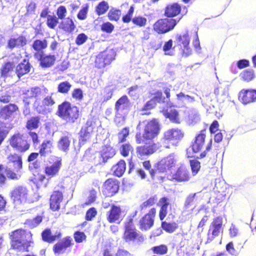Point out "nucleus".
I'll return each instance as SVG.
<instances>
[{"mask_svg": "<svg viewBox=\"0 0 256 256\" xmlns=\"http://www.w3.org/2000/svg\"><path fill=\"white\" fill-rule=\"evenodd\" d=\"M138 132L135 136L136 142L141 144L146 141H152L160 133L162 126L156 118L140 122L136 126Z\"/></svg>", "mask_w": 256, "mask_h": 256, "instance_id": "1", "label": "nucleus"}, {"mask_svg": "<svg viewBox=\"0 0 256 256\" xmlns=\"http://www.w3.org/2000/svg\"><path fill=\"white\" fill-rule=\"evenodd\" d=\"M33 234L28 230L20 228L9 234L10 248L18 252H28L34 242Z\"/></svg>", "mask_w": 256, "mask_h": 256, "instance_id": "2", "label": "nucleus"}, {"mask_svg": "<svg viewBox=\"0 0 256 256\" xmlns=\"http://www.w3.org/2000/svg\"><path fill=\"white\" fill-rule=\"evenodd\" d=\"M56 114L68 123L75 122L80 116L79 108L68 101H64L58 106Z\"/></svg>", "mask_w": 256, "mask_h": 256, "instance_id": "3", "label": "nucleus"}, {"mask_svg": "<svg viewBox=\"0 0 256 256\" xmlns=\"http://www.w3.org/2000/svg\"><path fill=\"white\" fill-rule=\"evenodd\" d=\"M136 210L128 216L124 222L123 239L126 242L140 240L142 238V234L136 229L134 224V218L136 216Z\"/></svg>", "mask_w": 256, "mask_h": 256, "instance_id": "4", "label": "nucleus"}, {"mask_svg": "<svg viewBox=\"0 0 256 256\" xmlns=\"http://www.w3.org/2000/svg\"><path fill=\"white\" fill-rule=\"evenodd\" d=\"M116 52L114 48H106L96 56L94 61L95 68L102 69L112 64L116 60Z\"/></svg>", "mask_w": 256, "mask_h": 256, "instance_id": "5", "label": "nucleus"}, {"mask_svg": "<svg viewBox=\"0 0 256 256\" xmlns=\"http://www.w3.org/2000/svg\"><path fill=\"white\" fill-rule=\"evenodd\" d=\"M184 136V132L180 128H170L163 133L162 140L166 144L164 147L170 148V146H176L182 140Z\"/></svg>", "mask_w": 256, "mask_h": 256, "instance_id": "6", "label": "nucleus"}, {"mask_svg": "<svg viewBox=\"0 0 256 256\" xmlns=\"http://www.w3.org/2000/svg\"><path fill=\"white\" fill-rule=\"evenodd\" d=\"M179 20L168 17L158 20L152 26V30L158 34H163L174 29Z\"/></svg>", "mask_w": 256, "mask_h": 256, "instance_id": "7", "label": "nucleus"}, {"mask_svg": "<svg viewBox=\"0 0 256 256\" xmlns=\"http://www.w3.org/2000/svg\"><path fill=\"white\" fill-rule=\"evenodd\" d=\"M8 142L12 148L21 153L28 151L30 147V142L20 132L12 134L9 138Z\"/></svg>", "mask_w": 256, "mask_h": 256, "instance_id": "8", "label": "nucleus"}, {"mask_svg": "<svg viewBox=\"0 0 256 256\" xmlns=\"http://www.w3.org/2000/svg\"><path fill=\"white\" fill-rule=\"evenodd\" d=\"M108 206H110V208L106 214L108 222L110 224H120L124 216V210L122 206L114 204H110L108 202L104 204V208H107Z\"/></svg>", "mask_w": 256, "mask_h": 256, "instance_id": "9", "label": "nucleus"}, {"mask_svg": "<svg viewBox=\"0 0 256 256\" xmlns=\"http://www.w3.org/2000/svg\"><path fill=\"white\" fill-rule=\"evenodd\" d=\"M96 122V118H89L86 122L85 125L82 127L78 133V142L80 144H84L90 139Z\"/></svg>", "mask_w": 256, "mask_h": 256, "instance_id": "10", "label": "nucleus"}, {"mask_svg": "<svg viewBox=\"0 0 256 256\" xmlns=\"http://www.w3.org/2000/svg\"><path fill=\"white\" fill-rule=\"evenodd\" d=\"M178 157L171 154L160 160L156 162V169L159 173L166 172L178 165Z\"/></svg>", "mask_w": 256, "mask_h": 256, "instance_id": "11", "label": "nucleus"}, {"mask_svg": "<svg viewBox=\"0 0 256 256\" xmlns=\"http://www.w3.org/2000/svg\"><path fill=\"white\" fill-rule=\"evenodd\" d=\"M176 46L182 56L186 57L192 52L190 43V38L188 32L182 34H178L176 37Z\"/></svg>", "mask_w": 256, "mask_h": 256, "instance_id": "12", "label": "nucleus"}, {"mask_svg": "<svg viewBox=\"0 0 256 256\" xmlns=\"http://www.w3.org/2000/svg\"><path fill=\"white\" fill-rule=\"evenodd\" d=\"M116 154L114 148L108 145H104L102 147L97 156L94 158V162L96 165H103L105 164L109 159L112 158Z\"/></svg>", "mask_w": 256, "mask_h": 256, "instance_id": "13", "label": "nucleus"}, {"mask_svg": "<svg viewBox=\"0 0 256 256\" xmlns=\"http://www.w3.org/2000/svg\"><path fill=\"white\" fill-rule=\"evenodd\" d=\"M192 178L188 166L182 164L172 174L170 180L176 182H186Z\"/></svg>", "mask_w": 256, "mask_h": 256, "instance_id": "14", "label": "nucleus"}, {"mask_svg": "<svg viewBox=\"0 0 256 256\" xmlns=\"http://www.w3.org/2000/svg\"><path fill=\"white\" fill-rule=\"evenodd\" d=\"M120 189V182L114 178H109L104 182L102 192L105 197H112L118 192Z\"/></svg>", "mask_w": 256, "mask_h": 256, "instance_id": "15", "label": "nucleus"}, {"mask_svg": "<svg viewBox=\"0 0 256 256\" xmlns=\"http://www.w3.org/2000/svg\"><path fill=\"white\" fill-rule=\"evenodd\" d=\"M156 214V208H152L140 219L138 225L141 230L146 231L153 226Z\"/></svg>", "mask_w": 256, "mask_h": 256, "instance_id": "16", "label": "nucleus"}, {"mask_svg": "<svg viewBox=\"0 0 256 256\" xmlns=\"http://www.w3.org/2000/svg\"><path fill=\"white\" fill-rule=\"evenodd\" d=\"M158 149V147L156 143L146 142L143 145L138 146L136 148V152L137 156L142 160L154 154Z\"/></svg>", "mask_w": 256, "mask_h": 256, "instance_id": "17", "label": "nucleus"}, {"mask_svg": "<svg viewBox=\"0 0 256 256\" xmlns=\"http://www.w3.org/2000/svg\"><path fill=\"white\" fill-rule=\"evenodd\" d=\"M222 232V218L221 216H217L213 219L210 226L208 232L207 240L211 242Z\"/></svg>", "mask_w": 256, "mask_h": 256, "instance_id": "18", "label": "nucleus"}, {"mask_svg": "<svg viewBox=\"0 0 256 256\" xmlns=\"http://www.w3.org/2000/svg\"><path fill=\"white\" fill-rule=\"evenodd\" d=\"M28 190L26 186H20L14 188L10 192V198L15 204L24 203L28 198Z\"/></svg>", "mask_w": 256, "mask_h": 256, "instance_id": "19", "label": "nucleus"}, {"mask_svg": "<svg viewBox=\"0 0 256 256\" xmlns=\"http://www.w3.org/2000/svg\"><path fill=\"white\" fill-rule=\"evenodd\" d=\"M206 128H204L197 133L190 144V147L194 153L200 152L206 145Z\"/></svg>", "mask_w": 256, "mask_h": 256, "instance_id": "20", "label": "nucleus"}, {"mask_svg": "<svg viewBox=\"0 0 256 256\" xmlns=\"http://www.w3.org/2000/svg\"><path fill=\"white\" fill-rule=\"evenodd\" d=\"M19 112L18 106L14 103H9L0 107V119L7 120L12 119Z\"/></svg>", "mask_w": 256, "mask_h": 256, "instance_id": "21", "label": "nucleus"}, {"mask_svg": "<svg viewBox=\"0 0 256 256\" xmlns=\"http://www.w3.org/2000/svg\"><path fill=\"white\" fill-rule=\"evenodd\" d=\"M238 100L244 104L254 102L256 100V90L243 88L238 93Z\"/></svg>", "mask_w": 256, "mask_h": 256, "instance_id": "22", "label": "nucleus"}, {"mask_svg": "<svg viewBox=\"0 0 256 256\" xmlns=\"http://www.w3.org/2000/svg\"><path fill=\"white\" fill-rule=\"evenodd\" d=\"M64 200V195L62 191L54 190L50 198V208L53 212L58 211L60 209V204Z\"/></svg>", "mask_w": 256, "mask_h": 256, "instance_id": "23", "label": "nucleus"}, {"mask_svg": "<svg viewBox=\"0 0 256 256\" xmlns=\"http://www.w3.org/2000/svg\"><path fill=\"white\" fill-rule=\"evenodd\" d=\"M55 102L50 96H46L42 102L36 99L34 102V107L38 114L46 112L47 107L54 104Z\"/></svg>", "mask_w": 256, "mask_h": 256, "instance_id": "24", "label": "nucleus"}, {"mask_svg": "<svg viewBox=\"0 0 256 256\" xmlns=\"http://www.w3.org/2000/svg\"><path fill=\"white\" fill-rule=\"evenodd\" d=\"M73 244L72 238L70 236H66L55 244L53 246L52 250L55 254H64L68 248Z\"/></svg>", "mask_w": 256, "mask_h": 256, "instance_id": "25", "label": "nucleus"}, {"mask_svg": "<svg viewBox=\"0 0 256 256\" xmlns=\"http://www.w3.org/2000/svg\"><path fill=\"white\" fill-rule=\"evenodd\" d=\"M36 58L38 59L40 66L44 68L52 67L56 60V57L54 54H46L44 52L40 54Z\"/></svg>", "mask_w": 256, "mask_h": 256, "instance_id": "26", "label": "nucleus"}, {"mask_svg": "<svg viewBox=\"0 0 256 256\" xmlns=\"http://www.w3.org/2000/svg\"><path fill=\"white\" fill-rule=\"evenodd\" d=\"M28 44V40L25 36L20 35L16 38H10L7 42V47L10 50L15 48H21L26 46Z\"/></svg>", "mask_w": 256, "mask_h": 256, "instance_id": "27", "label": "nucleus"}, {"mask_svg": "<svg viewBox=\"0 0 256 256\" xmlns=\"http://www.w3.org/2000/svg\"><path fill=\"white\" fill-rule=\"evenodd\" d=\"M6 159L8 163L12 165L14 172L16 174L22 168V159L20 154L16 152L11 153L7 156Z\"/></svg>", "mask_w": 256, "mask_h": 256, "instance_id": "28", "label": "nucleus"}, {"mask_svg": "<svg viewBox=\"0 0 256 256\" xmlns=\"http://www.w3.org/2000/svg\"><path fill=\"white\" fill-rule=\"evenodd\" d=\"M182 10L180 4L177 2L169 4L166 6L164 10V16L170 18H172L179 15Z\"/></svg>", "mask_w": 256, "mask_h": 256, "instance_id": "29", "label": "nucleus"}, {"mask_svg": "<svg viewBox=\"0 0 256 256\" xmlns=\"http://www.w3.org/2000/svg\"><path fill=\"white\" fill-rule=\"evenodd\" d=\"M54 140L51 138L42 141L39 146V152L41 156H46L52 152L54 148Z\"/></svg>", "mask_w": 256, "mask_h": 256, "instance_id": "30", "label": "nucleus"}, {"mask_svg": "<svg viewBox=\"0 0 256 256\" xmlns=\"http://www.w3.org/2000/svg\"><path fill=\"white\" fill-rule=\"evenodd\" d=\"M48 45L46 38L36 39L34 40L31 47L36 52L34 56L36 58L40 54L44 53V50L47 48Z\"/></svg>", "mask_w": 256, "mask_h": 256, "instance_id": "31", "label": "nucleus"}, {"mask_svg": "<svg viewBox=\"0 0 256 256\" xmlns=\"http://www.w3.org/2000/svg\"><path fill=\"white\" fill-rule=\"evenodd\" d=\"M31 65L28 60L24 58L15 68V72L18 78L28 74L30 70Z\"/></svg>", "mask_w": 256, "mask_h": 256, "instance_id": "32", "label": "nucleus"}, {"mask_svg": "<svg viewBox=\"0 0 256 256\" xmlns=\"http://www.w3.org/2000/svg\"><path fill=\"white\" fill-rule=\"evenodd\" d=\"M61 166V160H57L52 164L46 166L44 172L50 178H54L58 174Z\"/></svg>", "mask_w": 256, "mask_h": 256, "instance_id": "33", "label": "nucleus"}, {"mask_svg": "<svg viewBox=\"0 0 256 256\" xmlns=\"http://www.w3.org/2000/svg\"><path fill=\"white\" fill-rule=\"evenodd\" d=\"M42 92V89L38 87H32L27 90L24 93L23 102L25 105L28 106L30 102V100L33 98H36L41 95Z\"/></svg>", "mask_w": 256, "mask_h": 256, "instance_id": "34", "label": "nucleus"}, {"mask_svg": "<svg viewBox=\"0 0 256 256\" xmlns=\"http://www.w3.org/2000/svg\"><path fill=\"white\" fill-rule=\"evenodd\" d=\"M158 206L160 209L158 212L159 218L160 220H163L168 214V207L171 206L170 200L166 196H163L160 198Z\"/></svg>", "mask_w": 256, "mask_h": 256, "instance_id": "35", "label": "nucleus"}, {"mask_svg": "<svg viewBox=\"0 0 256 256\" xmlns=\"http://www.w3.org/2000/svg\"><path fill=\"white\" fill-rule=\"evenodd\" d=\"M130 106V101L126 95H124L120 98L116 102L114 108L116 114L120 112L128 109Z\"/></svg>", "mask_w": 256, "mask_h": 256, "instance_id": "36", "label": "nucleus"}, {"mask_svg": "<svg viewBox=\"0 0 256 256\" xmlns=\"http://www.w3.org/2000/svg\"><path fill=\"white\" fill-rule=\"evenodd\" d=\"M59 28L67 34H72L76 28L73 20L70 17H67L60 22Z\"/></svg>", "mask_w": 256, "mask_h": 256, "instance_id": "37", "label": "nucleus"}, {"mask_svg": "<svg viewBox=\"0 0 256 256\" xmlns=\"http://www.w3.org/2000/svg\"><path fill=\"white\" fill-rule=\"evenodd\" d=\"M41 236L43 241L51 244L60 238L62 237V233L57 232L54 235H52L50 229L47 228L42 232Z\"/></svg>", "mask_w": 256, "mask_h": 256, "instance_id": "38", "label": "nucleus"}, {"mask_svg": "<svg viewBox=\"0 0 256 256\" xmlns=\"http://www.w3.org/2000/svg\"><path fill=\"white\" fill-rule=\"evenodd\" d=\"M4 172L6 176L0 172V186L5 184L6 178L11 180H18L20 176V174H16L14 170L7 166L4 168Z\"/></svg>", "mask_w": 256, "mask_h": 256, "instance_id": "39", "label": "nucleus"}, {"mask_svg": "<svg viewBox=\"0 0 256 256\" xmlns=\"http://www.w3.org/2000/svg\"><path fill=\"white\" fill-rule=\"evenodd\" d=\"M162 113L165 118H168L172 122L176 124H180V119L178 111L176 109H164Z\"/></svg>", "mask_w": 256, "mask_h": 256, "instance_id": "40", "label": "nucleus"}, {"mask_svg": "<svg viewBox=\"0 0 256 256\" xmlns=\"http://www.w3.org/2000/svg\"><path fill=\"white\" fill-rule=\"evenodd\" d=\"M46 176L40 172L36 171L34 174L32 182L36 184L37 188H46L48 186V182H45Z\"/></svg>", "mask_w": 256, "mask_h": 256, "instance_id": "41", "label": "nucleus"}, {"mask_svg": "<svg viewBox=\"0 0 256 256\" xmlns=\"http://www.w3.org/2000/svg\"><path fill=\"white\" fill-rule=\"evenodd\" d=\"M126 169V163L124 160H120L112 168L113 174L118 177H121L124 173Z\"/></svg>", "mask_w": 256, "mask_h": 256, "instance_id": "42", "label": "nucleus"}, {"mask_svg": "<svg viewBox=\"0 0 256 256\" xmlns=\"http://www.w3.org/2000/svg\"><path fill=\"white\" fill-rule=\"evenodd\" d=\"M14 63L12 62L8 61L4 62L0 68V75L2 78H6L9 74L14 70Z\"/></svg>", "mask_w": 256, "mask_h": 256, "instance_id": "43", "label": "nucleus"}, {"mask_svg": "<svg viewBox=\"0 0 256 256\" xmlns=\"http://www.w3.org/2000/svg\"><path fill=\"white\" fill-rule=\"evenodd\" d=\"M114 90V88L110 85L104 88L100 94L102 101L106 102L110 100L112 96Z\"/></svg>", "mask_w": 256, "mask_h": 256, "instance_id": "44", "label": "nucleus"}, {"mask_svg": "<svg viewBox=\"0 0 256 256\" xmlns=\"http://www.w3.org/2000/svg\"><path fill=\"white\" fill-rule=\"evenodd\" d=\"M40 123V117L38 116H35L30 117L26 121V128L28 130H33L37 129L39 127Z\"/></svg>", "mask_w": 256, "mask_h": 256, "instance_id": "45", "label": "nucleus"}, {"mask_svg": "<svg viewBox=\"0 0 256 256\" xmlns=\"http://www.w3.org/2000/svg\"><path fill=\"white\" fill-rule=\"evenodd\" d=\"M157 200L158 198L156 195L150 196L140 204V211L142 212L146 211L148 208L154 206L156 204Z\"/></svg>", "mask_w": 256, "mask_h": 256, "instance_id": "46", "label": "nucleus"}, {"mask_svg": "<svg viewBox=\"0 0 256 256\" xmlns=\"http://www.w3.org/2000/svg\"><path fill=\"white\" fill-rule=\"evenodd\" d=\"M156 102L153 100L150 99L146 102L144 106L140 109L142 112V116H149L152 114L150 110L154 109L156 106Z\"/></svg>", "mask_w": 256, "mask_h": 256, "instance_id": "47", "label": "nucleus"}, {"mask_svg": "<svg viewBox=\"0 0 256 256\" xmlns=\"http://www.w3.org/2000/svg\"><path fill=\"white\" fill-rule=\"evenodd\" d=\"M70 144V140L68 136H62L58 142L59 148L64 152H66L69 150Z\"/></svg>", "mask_w": 256, "mask_h": 256, "instance_id": "48", "label": "nucleus"}, {"mask_svg": "<svg viewBox=\"0 0 256 256\" xmlns=\"http://www.w3.org/2000/svg\"><path fill=\"white\" fill-rule=\"evenodd\" d=\"M108 3L105 1L102 0L96 6L95 12L98 16L104 14L109 9Z\"/></svg>", "mask_w": 256, "mask_h": 256, "instance_id": "49", "label": "nucleus"}, {"mask_svg": "<svg viewBox=\"0 0 256 256\" xmlns=\"http://www.w3.org/2000/svg\"><path fill=\"white\" fill-rule=\"evenodd\" d=\"M161 227L166 232L172 233L178 228V224L175 222H168L162 220Z\"/></svg>", "mask_w": 256, "mask_h": 256, "instance_id": "50", "label": "nucleus"}, {"mask_svg": "<svg viewBox=\"0 0 256 256\" xmlns=\"http://www.w3.org/2000/svg\"><path fill=\"white\" fill-rule=\"evenodd\" d=\"M121 10L114 8H112L108 13V17L111 21L118 22L120 16Z\"/></svg>", "mask_w": 256, "mask_h": 256, "instance_id": "51", "label": "nucleus"}, {"mask_svg": "<svg viewBox=\"0 0 256 256\" xmlns=\"http://www.w3.org/2000/svg\"><path fill=\"white\" fill-rule=\"evenodd\" d=\"M240 76L242 80L249 82L254 78V71L252 69H247L240 74Z\"/></svg>", "mask_w": 256, "mask_h": 256, "instance_id": "52", "label": "nucleus"}, {"mask_svg": "<svg viewBox=\"0 0 256 256\" xmlns=\"http://www.w3.org/2000/svg\"><path fill=\"white\" fill-rule=\"evenodd\" d=\"M142 165L146 170L149 171L152 178L154 179L156 175L158 174V170L156 169V163L154 164V168H152V166L150 160L143 162Z\"/></svg>", "mask_w": 256, "mask_h": 256, "instance_id": "53", "label": "nucleus"}, {"mask_svg": "<svg viewBox=\"0 0 256 256\" xmlns=\"http://www.w3.org/2000/svg\"><path fill=\"white\" fill-rule=\"evenodd\" d=\"M59 23V19L55 15H48L47 16L46 24L50 29H55Z\"/></svg>", "mask_w": 256, "mask_h": 256, "instance_id": "54", "label": "nucleus"}, {"mask_svg": "<svg viewBox=\"0 0 256 256\" xmlns=\"http://www.w3.org/2000/svg\"><path fill=\"white\" fill-rule=\"evenodd\" d=\"M130 134V128L128 126L122 128L118 133V143H123L126 140V138Z\"/></svg>", "mask_w": 256, "mask_h": 256, "instance_id": "55", "label": "nucleus"}, {"mask_svg": "<svg viewBox=\"0 0 256 256\" xmlns=\"http://www.w3.org/2000/svg\"><path fill=\"white\" fill-rule=\"evenodd\" d=\"M133 151L134 148L129 142L122 144L120 148V154L124 157L128 156L130 153L132 152Z\"/></svg>", "mask_w": 256, "mask_h": 256, "instance_id": "56", "label": "nucleus"}, {"mask_svg": "<svg viewBox=\"0 0 256 256\" xmlns=\"http://www.w3.org/2000/svg\"><path fill=\"white\" fill-rule=\"evenodd\" d=\"M44 216L41 215H38L32 219L26 220L25 224L28 225L31 228H34L39 225L42 222Z\"/></svg>", "mask_w": 256, "mask_h": 256, "instance_id": "57", "label": "nucleus"}, {"mask_svg": "<svg viewBox=\"0 0 256 256\" xmlns=\"http://www.w3.org/2000/svg\"><path fill=\"white\" fill-rule=\"evenodd\" d=\"M72 88V84L68 81L60 82L58 86V92L62 94H68Z\"/></svg>", "mask_w": 256, "mask_h": 256, "instance_id": "58", "label": "nucleus"}, {"mask_svg": "<svg viewBox=\"0 0 256 256\" xmlns=\"http://www.w3.org/2000/svg\"><path fill=\"white\" fill-rule=\"evenodd\" d=\"M132 22L138 27H144L146 24L147 19L143 16H137L133 18Z\"/></svg>", "mask_w": 256, "mask_h": 256, "instance_id": "59", "label": "nucleus"}, {"mask_svg": "<svg viewBox=\"0 0 256 256\" xmlns=\"http://www.w3.org/2000/svg\"><path fill=\"white\" fill-rule=\"evenodd\" d=\"M154 96L151 98L152 100H153L156 104L157 103L161 104L164 103L166 102V98L163 96L162 92L161 90H158L156 91L154 93L152 94Z\"/></svg>", "mask_w": 256, "mask_h": 256, "instance_id": "60", "label": "nucleus"}, {"mask_svg": "<svg viewBox=\"0 0 256 256\" xmlns=\"http://www.w3.org/2000/svg\"><path fill=\"white\" fill-rule=\"evenodd\" d=\"M134 8L132 5L130 6L127 13L124 14L122 17V21L124 23H129L130 22H132V16L134 12Z\"/></svg>", "mask_w": 256, "mask_h": 256, "instance_id": "61", "label": "nucleus"}, {"mask_svg": "<svg viewBox=\"0 0 256 256\" xmlns=\"http://www.w3.org/2000/svg\"><path fill=\"white\" fill-rule=\"evenodd\" d=\"M190 164L193 175H196L200 170V163L196 160H190Z\"/></svg>", "mask_w": 256, "mask_h": 256, "instance_id": "62", "label": "nucleus"}, {"mask_svg": "<svg viewBox=\"0 0 256 256\" xmlns=\"http://www.w3.org/2000/svg\"><path fill=\"white\" fill-rule=\"evenodd\" d=\"M97 192L94 188L90 190V194L88 200L84 204L85 206H88L94 202L96 198Z\"/></svg>", "mask_w": 256, "mask_h": 256, "instance_id": "63", "label": "nucleus"}, {"mask_svg": "<svg viewBox=\"0 0 256 256\" xmlns=\"http://www.w3.org/2000/svg\"><path fill=\"white\" fill-rule=\"evenodd\" d=\"M74 238L76 243H81L86 240V236L83 232L76 231L74 234Z\"/></svg>", "mask_w": 256, "mask_h": 256, "instance_id": "64", "label": "nucleus"}]
</instances>
